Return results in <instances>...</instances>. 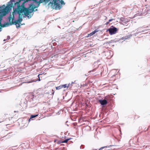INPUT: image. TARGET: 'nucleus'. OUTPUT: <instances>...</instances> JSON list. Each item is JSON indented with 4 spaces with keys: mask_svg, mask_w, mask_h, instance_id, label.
<instances>
[{
    "mask_svg": "<svg viewBox=\"0 0 150 150\" xmlns=\"http://www.w3.org/2000/svg\"><path fill=\"white\" fill-rule=\"evenodd\" d=\"M16 9H17V8H14V7H13V11H14V12H16L18 13L19 15V19L17 20H16V21H16V22H19V23H21V22L22 21V17L21 16V17H20L21 14L22 13V14L24 15V14L23 13H20V14L18 13V11H16Z\"/></svg>",
    "mask_w": 150,
    "mask_h": 150,
    "instance_id": "obj_3",
    "label": "nucleus"
},
{
    "mask_svg": "<svg viewBox=\"0 0 150 150\" xmlns=\"http://www.w3.org/2000/svg\"><path fill=\"white\" fill-rule=\"evenodd\" d=\"M14 20V16L13 15V17L11 16V15L9 17V21L11 25H12V23H13L14 21H13Z\"/></svg>",
    "mask_w": 150,
    "mask_h": 150,
    "instance_id": "obj_4",
    "label": "nucleus"
},
{
    "mask_svg": "<svg viewBox=\"0 0 150 150\" xmlns=\"http://www.w3.org/2000/svg\"><path fill=\"white\" fill-rule=\"evenodd\" d=\"M99 101L100 104L102 105H106L108 103L107 101L105 99L103 100H99Z\"/></svg>",
    "mask_w": 150,
    "mask_h": 150,
    "instance_id": "obj_5",
    "label": "nucleus"
},
{
    "mask_svg": "<svg viewBox=\"0 0 150 150\" xmlns=\"http://www.w3.org/2000/svg\"><path fill=\"white\" fill-rule=\"evenodd\" d=\"M38 115H31L30 119L34 118V117H36Z\"/></svg>",
    "mask_w": 150,
    "mask_h": 150,
    "instance_id": "obj_11",
    "label": "nucleus"
},
{
    "mask_svg": "<svg viewBox=\"0 0 150 150\" xmlns=\"http://www.w3.org/2000/svg\"><path fill=\"white\" fill-rule=\"evenodd\" d=\"M21 23L19 22H16V21H14L13 23H12L13 24H15L16 25V27L17 28H18L21 25L20 24Z\"/></svg>",
    "mask_w": 150,
    "mask_h": 150,
    "instance_id": "obj_6",
    "label": "nucleus"
},
{
    "mask_svg": "<svg viewBox=\"0 0 150 150\" xmlns=\"http://www.w3.org/2000/svg\"><path fill=\"white\" fill-rule=\"evenodd\" d=\"M3 121H3V120H0V123L1 122H2Z\"/></svg>",
    "mask_w": 150,
    "mask_h": 150,
    "instance_id": "obj_18",
    "label": "nucleus"
},
{
    "mask_svg": "<svg viewBox=\"0 0 150 150\" xmlns=\"http://www.w3.org/2000/svg\"><path fill=\"white\" fill-rule=\"evenodd\" d=\"M37 9H36L35 11H37Z\"/></svg>",
    "mask_w": 150,
    "mask_h": 150,
    "instance_id": "obj_22",
    "label": "nucleus"
},
{
    "mask_svg": "<svg viewBox=\"0 0 150 150\" xmlns=\"http://www.w3.org/2000/svg\"><path fill=\"white\" fill-rule=\"evenodd\" d=\"M96 150V149H94V150Z\"/></svg>",
    "mask_w": 150,
    "mask_h": 150,
    "instance_id": "obj_23",
    "label": "nucleus"
},
{
    "mask_svg": "<svg viewBox=\"0 0 150 150\" xmlns=\"http://www.w3.org/2000/svg\"><path fill=\"white\" fill-rule=\"evenodd\" d=\"M98 31L97 30H95L93 31L92 32L88 34V37H90L93 35H94L96 33L98 32Z\"/></svg>",
    "mask_w": 150,
    "mask_h": 150,
    "instance_id": "obj_8",
    "label": "nucleus"
},
{
    "mask_svg": "<svg viewBox=\"0 0 150 150\" xmlns=\"http://www.w3.org/2000/svg\"><path fill=\"white\" fill-rule=\"evenodd\" d=\"M96 70V69H94L92 70H91V71H89L88 72V73H90V72H93V71H95Z\"/></svg>",
    "mask_w": 150,
    "mask_h": 150,
    "instance_id": "obj_13",
    "label": "nucleus"
},
{
    "mask_svg": "<svg viewBox=\"0 0 150 150\" xmlns=\"http://www.w3.org/2000/svg\"><path fill=\"white\" fill-rule=\"evenodd\" d=\"M110 22H109L108 21V22H107L106 23H105V24L106 25H108L109 23Z\"/></svg>",
    "mask_w": 150,
    "mask_h": 150,
    "instance_id": "obj_17",
    "label": "nucleus"
},
{
    "mask_svg": "<svg viewBox=\"0 0 150 150\" xmlns=\"http://www.w3.org/2000/svg\"><path fill=\"white\" fill-rule=\"evenodd\" d=\"M56 88L57 90H59L62 88L61 85L59 86L56 87Z\"/></svg>",
    "mask_w": 150,
    "mask_h": 150,
    "instance_id": "obj_10",
    "label": "nucleus"
},
{
    "mask_svg": "<svg viewBox=\"0 0 150 150\" xmlns=\"http://www.w3.org/2000/svg\"><path fill=\"white\" fill-rule=\"evenodd\" d=\"M111 96H107L105 97L104 99L108 101H110L111 100Z\"/></svg>",
    "mask_w": 150,
    "mask_h": 150,
    "instance_id": "obj_7",
    "label": "nucleus"
},
{
    "mask_svg": "<svg viewBox=\"0 0 150 150\" xmlns=\"http://www.w3.org/2000/svg\"><path fill=\"white\" fill-rule=\"evenodd\" d=\"M74 83V82H72V83H71V84H73V83Z\"/></svg>",
    "mask_w": 150,
    "mask_h": 150,
    "instance_id": "obj_20",
    "label": "nucleus"
},
{
    "mask_svg": "<svg viewBox=\"0 0 150 150\" xmlns=\"http://www.w3.org/2000/svg\"><path fill=\"white\" fill-rule=\"evenodd\" d=\"M52 91H53V93H52L53 94L54 93V90H52Z\"/></svg>",
    "mask_w": 150,
    "mask_h": 150,
    "instance_id": "obj_19",
    "label": "nucleus"
},
{
    "mask_svg": "<svg viewBox=\"0 0 150 150\" xmlns=\"http://www.w3.org/2000/svg\"><path fill=\"white\" fill-rule=\"evenodd\" d=\"M13 4H8L7 6L4 8L0 10V26L2 27H4L6 25H8L9 23H6L3 25L1 23L2 17L5 16L9 11L11 10L12 8Z\"/></svg>",
    "mask_w": 150,
    "mask_h": 150,
    "instance_id": "obj_1",
    "label": "nucleus"
},
{
    "mask_svg": "<svg viewBox=\"0 0 150 150\" xmlns=\"http://www.w3.org/2000/svg\"><path fill=\"white\" fill-rule=\"evenodd\" d=\"M108 30L109 31L110 34L112 35L116 33L117 29L116 28L113 27L112 28H109Z\"/></svg>",
    "mask_w": 150,
    "mask_h": 150,
    "instance_id": "obj_2",
    "label": "nucleus"
},
{
    "mask_svg": "<svg viewBox=\"0 0 150 150\" xmlns=\"http://www.w3.org/2000/svg\"><path fill=\"white\" fill-rule=\"evenodd\" d=\"M114 20L113 19H111L109 20L108 21L110 22Z\"/></svg>",
    "mask_w": 150,
    "mask_h": 150,
    "instance_id": "obj_14",
    "label": "nucleus"
},
{
    "mask_svg": "<svg viewBox=\"0 0 150 150\" xmlns=\"http://www.w3.org/2000/svg\"><path fill=\"white\" fill-rule=\"evenodd\" d=\"M1 27H0V31H1Z\"/></svg>",
    "mask_w": 150,
    "mask_h": 150,
    "instance_id": "obj_21",
    "label": "nucleus"
},
{
    "mask_svg": "<svg viewBox=\"0 0 150 150\" xmlns=\"http://www.w3.org/2000/svg\"><path fill=\"white\" fill-rule=\"evenodd\" d=\"M70 84L69 83L68 85H67V84H65L63 85H61L62 88H68L70 86Z\"/></svg>",
    "mask_w": 150,
    "mask_h": 150,
    "instance_id": "obj_9",
    "label": "nucleus"
},
{
    "mask_svg": "<svg viewBox=\"0 0 150 150\" xmlns=\"http://www.w3.org/2000/svg\"><path fill=\"white\" fill-rule=\"evenodd\" d=\"M9 134H8L7 136H8V138H10L11 136H10V135H9Z\"/></svg>",
    "mask_w": 150,
    "mask_h": 150,
    "instance_id": "obj_15",
    "label": "nucleus"
},
{
    "mask_svg": "<svg viewBox=\"0 0 150 150\" xmlns=\"http://www.w3.org/2000/svg\"><path fill=\"white\" fill-rule=\"evenodd\" d=\"M70 139H66L65 140H64V141L62 142V143H67V142Z\"/></svg>",
    "mask_w": 150,
    "mask_h": 150,
    "instance_id": "obj_12",
    "label": "nucleus"
},
{
    "mask_svg": "<svg viewBox=\"0 0 150 150\" xmlns=\"http://www.w3.org/2000/svg\"><path fill=\"white\" fill-rule=\"evenodd\" d=\"M40 74H39L38 76V79H39L38 80L39 81H40V77H39V75H40Z\"/></svg>",
    "mask_w": 150,
    "mask_h": 150,
    "instance_id": "obj_16",
    "label": "nucleus"
}]
</instances>
